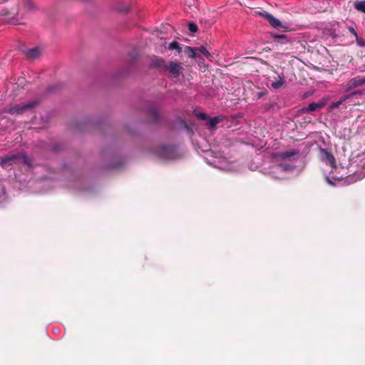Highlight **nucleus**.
<instances>
[{"label":"nucleus","mask_w":365,"mask_h":365,"mask_svg":"<svg viewBox=\"0 0 365 365\" xmlns=\"http://www.w3.org/2000/svg\"><path fill=\"white\" fill-rule=\"evenodd\" d=\"M256 15L264 19L269 25L277 30L286 31L289 29V26L287 23H282L278 19L266 11H257Z\"/></svg>","instance_id":"nucleus-1"},{"label":"nucleus","mask_w":365,"mask_h":365,"mask_svg":"<svg viewBox=\"0 0 365 365\" xmlns=\"http://www.w3.org/2000/svg\"><path fill=\"white\" fill-rule=\"evenodd\" d=\"M38 104V101H32L22 105H15L6 110V113L11 115H21L29 109L35 108Z\"/></svg>","instance_id":"nucleus-2"},{"label":"nucleus","mask_w":365,"mask_h":365,"mask_svg":"<svg viewBox=\"0 0 365 365\" xmlns=\"http://www.w3.org/2000/svg\"><path fill=\"white\" fill-rule=\"evenodd\" d=\"M319 155L322 161L329 165L332 168H336V160L333 154L325 148H319Z\"/></svg>","instance_id":"nucleus-3"},{"label":"nucleus","mask_w":365,"mask_h":365,"mask_svg":"<svg viewBox=\"0 0 365 365\" xmlns=\"http://www.w3.org/2000/svg\"><path fill=\"white\" fill-rule=\"evenodd\" d=\"M165 69L169 72L173 78H178L181 74L183 67L181 63L170 61L169 64L165 66Z\"/></svg>","instance_id":"nucleus-4"},{"label":"nucleus","mask_w":365,"mask_h":365,"mask_svg":"<svg viewBox=\"0 0 365 365\" xmlns=\"http://www.w3.org/2000/svg\"><path fill=\"white\" fill-rule=\"evenodd\" d=\"M19 14V8L18 5L11 9H3L0 11V16L6 17L8 22H13Z\"/></svg>","instance_id":"nucleus-5"},{"label":"nucleus","mask_w":365,"mask_h":365,"mask_svg":"<svg viewBox=\"0 0 365 365\" xmlns=\"http://www.w3.org/2000/svg\"><path fill=\"white\" fill-rule=\"evenodd\" d=\"M326 105V101L324 99H321L318 102L312 103L308 105L307 108H303V111L304 112H314L316 110H321Z\"/></svg>","instance_id":"nucleus-6"},{"label":"nucleus","mask_w":365,"mask_h":365,"mask_svg":"<svg viewBox=\"0 0 365 365\" xmlns=\"http://www.w3.org/2000/svg\"><path fill=\"white\" fill-rule=\"evenodd\" d=\"M299 153V150L293 149L290 150H286L284 152L278 153L276 154V157L279 158L280 160H285L287 158H289L292 156L298 155Z\"/></svg>","instance_id":"nucleus-7"},{"label":"nucleus","mask_w":365,"mask_h":365,"mask_svg":"<svg viewBox=\"0 0 365 365\" xmlns=\"http://www.w3.org/2000/svg\"><path fill=\"white\" fill-rule=\"evenodd\" d=\"M25 53L28 59L34 60L41 56V51L38 47H35L27 50Z\"/></svg>","instance_id":"nucleus-8"},{"label":"nucleus","mask_w":365,"mask_h":365,"mask_svg":"<svg viewBox=\"0 0 365 365\" xmlns=\"http://www.w3.org/2000/svg\"><path fill=\"white\" fill-rule=\"evenodd\" d=\"M356 93H357L356 92H354L351 94L344 95L339 101L332 102L330 106V108L331 109L337 108L341 104H342L344 102H345L349 97H351Z\"/></svg>","instance_id":"nucleus-9"},{"label":"nucleus","mask_w":365,"mask_h":365,"mask_svg":"<svg viewBox=\"0 0 365 365\" xmlns=\"http://www.w3.org/2000/svg\"><path fill=\"white\" fill-rule=\"evenodd\" d=\"M174 152V148L173 146H167L164 145L160 148V153L163 157L168 158L170 155Z\"/></svg>","instance_id":"nucleus-10"},{"label":"nucleus","mask_w":365,"mask_h":365,"mask_svg":"<svg viewBox=\"0 0 365 365\" xmlns=\"http://www.w3.org/2000/svg\"><path fill=\"white\" fill-rule=\"evenodd\" d=\"M272 38L274 40L277 45L285 43L288 41L287 39V36L284 34H272Z\"/></svg>","instance_id":"nucleus-11"},{"label":"nucleus","mask_w":365,"mask_h":365,"mask_svg":"<svg viewBox=\"0 0 365 365\" xmlns=\"http://www.w3.org/2000/svg\"><path fill=\"white\" fill-rule=\"evenodd\" d=\"M19 158V155H6L1 159L2 165H10L12 162Z\"/></svg>","instance_id":"nucleus-12"},{"label":"nucleus","mask_w":365,"mask_h":365,"mask_svg":"<svg viewBox=\"0 0 365 365\" xmlns=\"http://www.w3.org/2000/svg\"><path fill=\"white\" fill-rule=\"evenodd\" d=\"M351 86L356 88L365 83L364 78H354L350 81Z\"/></svg>","instance_id":"nucleus-13"},{"label":"nucleus","mask_w":365,"mask_h":365,"mask_svg":"<svg viewBox=\"0 0 365 365\" xmlns=\"http://www.w3.org/2000/svg\"><path fill=\"white\" fill-rule=\"evenodd\" d=\"M24 8L29 11H31L36 9V5L31 0H23Z\"/></svg>","instance_id":"nucleus-14"},{"label":"nucleus","mask_w":365,"mask_h":365,"mask_svg":"<svg viewBox=\"0 0 365 365\" xmlns=\"http://www.w3.org/2000/svg\"><path fill=\"white\" fill-rule=\"evenodd\" d=\"M279 80L274 81L272 83V88L275 89L279 88L284 83V76H278Z\"/></svg>","instance_id":"nucleus-15"},{"label":"nucleus","mask_w":365,"mask_h":365,"mask_svg":"<svg viewBox=\"0 0 365 365\" xmlns=\"http://www.w3.org/2000/svg\"><path fill=\"white\" fill-rule=\"evenodd\" d=\"M354 8L365 14V1H357L354 4Z\"/></svg>","instance_id":"nucleus-16"},{"label":"nucleus","mask_w":365,"mask_h":365,"mask_svg":"<svg viewBox=\"0 0 365 365\" xmlns=\"http://www.w3.org/2000/svg\"><path fill=\"white\" fill-rule=\"evenodd\" d=\"M196 48H191L190 46H186L185 49V53L189 58H194L196 57L195 53Z\"/></svg>","instance_id":"nucleus-17"},{"label":"nucleus","mask_w":365,"mask_h":365,"mask_svg":"<svg viewBox=\"0 0 365 365\" xmlns=\"http://www.w3.org/2000/svg\"><path fill=\"white\" fill-rule=\"evenodd\" d=\"M220 122L218 117L210 118L207 121V125L210 128H215Z\"/></svg>","instance_id":"nucleus-18"},{"label":"nucleus","mask_w":365,"mask_h":365,"mask_svg":"<svg viewBox=\"0 0 365 365\" xmlns=\"http://www.w3.org/2000/svg\"><path fill=\"white\" fill-rule=\"evenodd\" d=\"M150 116L151 118L152 122H153V123L157 122V120H158V119L159 118L158 111L156 109H155V108H152L150 110Z\"/></svg>","instance_id":"nucleus-19"},{"label":"nucleus","mask_w":365,"mask_h":365,"mask_svg":"<svg viewBox=\"0 0 365 365\" xmlns=\"http://www.w3.org/2000/svg\"><path fill=\"white\" fill-rule=\"evenodd\" d=\"M283 171H292L294 166L287 163H280L277 165Z\"/></svg>","instance_id":"nucleus-20"},{"label":"nucleus","mask_w":365,"mask_h":365,"mask_svg":"<svg viewBox=\"0 0 365 365\" xmlns=\"http://www.w3.org/2000/svg\"><path fill=\"white\" fill-rule=\"evenodd\" d=\"M168 48L170 50H177L179 53L181 51V47L177 41L171 42L168 46Z\"/></svg>","instance_id":"nucleus-21"},{"label":"nucleus","mask_w":365,"mask_h":365,"mask_svg":"<svg viewBox=\"0 0 365 365\" xmlns=\"http://www.w3.org/2000/svg\"><path fill=\"white\" fill-rule=\"evenodd\" d=\"M188 29L191 33H195L197 31L198 27L196 24L190 22L188 24Z\"/></svg>","instance_id":"nucleus-22"},{"label":"nucleus","mask_w":365,"mask_h":365,"mask_svg":"<svg viewBox=\"0 0 365 365\" xmlns=\"http://www.w3.org/2000/svg\"><path fill=\"white\" fill-rule=\"evenodd\" d=\"M196 50H197L199 52H200L205 56H210V53L208 52V51L204 46H200L199 48H197Z\"/></svg>","instance_id":"nucleus-23"},{"label":"nucleus","mask_w":365,"mask_h":365,"mask_svg":"<svg viewBox=\"0 0 365 365\" xmlns=\"http://www.w3.org/2000/svg\"><path fill=\"white\" fill-rule=\"evenodd\" d=\"M356 43L360 46V47H365V39L362 38H359L358 36L356 37Z\"/></svg>","instance_id":"nucleus-24"},{"label":"nucleus","mask_w":365,"mask_h":365,"mask_svg":"<svg viewBox=\"0 0 365 365\" xmlns=\"http://www.w3.org/2000/svg\"><path fill=\"white\" fill-rule=\"evenodd\" d=\"M19 158H21L26 165H30V160L26 155L23 154L19 155Z\"/></svg>","instance_id":"nucleus-25"},{"label":"nucleus","mask_w":365,"mask_h":365,"mask_svg":"<svg viewBox=\"0 0 365 365\" xmlns=\"http://www.w3.org/2000/svg\"><path fill=\"white\" fill-rule=\"evenodd\" d=\"M196 115L199 119L201 120H206L207 118V115L204 113H199Z\"/></svg>","instance_id":"nucleus-26"},{"label":"nucleus","mask_w":365,"mask_h":365,"mask_svg":"<svg viewBox=\"0 0 365 365\" xmlns=\"http://www.w3.org/2000/svg\"><path fill=\"white\" fill-rule=\"evenodd\" d=\"M349 29V31H350V32H351V34H352L355 37H356V36H358V35H357V34H356V31L354 30V28L350 27Z\"/></svg>","instance_id":"nucleus-27"},{"label":"nucleus","mask_w":365,"mask_h":365,"mask_svg":"<svg viewBox=\"0 0 365 365\" xmlns=\"http://www.w3.org/2000/svg\"><path fill=\"white\" fill-rule=\"evenodd\" d=\"M136 55H137V53L135 55H130L131 60H133V61L135 60L136 58Z\"/></svg>","instance_id":"nucleus-28"}]
</instances>
